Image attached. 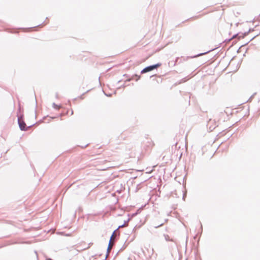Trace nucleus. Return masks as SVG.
Masks as SVG:
<instances>
[{
  "label": "nucleus",
  "instance_id": "bb28decb",
  "mask_svg": "<svg viewBox=\"0 0 260 260\" xmlns=\"http://www.w3.org/2000/svg\"><path fill=\"white\" fill-rule=\"evenodd\" d=\"M123 76H127V75L124 74Z\"/></svg>",
  "mask_w": 260,
  "mask_h": 260
},
{
  "label": "nucleus",
  "instance_id": "7ed1b4c3",
  "mask_svg": "<svg viewBox=\"0 0 260 260\" xmlns=\"http://www.w3.org/2000/svg\"><path fill=\"white\" fill-rule=\"evenodd\" d=\"M217 126L216 123L214 120L210 118L207 122V127L209 132H212Z\"/></svg>",
  "mask_w": 260,
  "mask_h": 260
},
{
  "label": "nucleus",
  "instance_id": "4468645a",
  "mask_svg": "<svg viewBox=\"0 0 260 260\" xmlns=\"http://www.w3.org/2000/svg\"><path fill=\"white\" fill-rule=\"evenodd\" d=\"M55 97H56V98H57H57H58V93H56Z\"/></svg>",
  "mask_w": 260,
  "mask_h": 260
},
{
  "label": "nucleus",
  "instance_id": "2eb2a0df",
  "mask_svg": "<svg viewBox=\"0 0 260 260\" xmlns=\"http://www.w3.org/2000/svg\"><path fill=\"white\" fill-rule=\"evenodd\" d=\"M179 59V57H177L175 60V62L174 63V65L176 63V62L177 61L178 59Z\"/></svg>",
  "mask_w": 260,
  "mask_h": 260
},
{
  "label": "nucleus",
  "instance_id": "6e6552de",
  "mask_svg": "<svg viewBox=\"0 0 260 260\" xmlns=\"http://www.w3.org/2000/svg\"><path fill=\"white\" fill-rule=\"evenodd\" d=\"M52 107L55 109L59 110L61 108V106L60 105H57L55 103H52Z\"/></svg>",
  "mask_w": 260,
  "mask_h": 260
},
{
  "label": "nucleus",
  "instance_id": "9b49d317",
  "mask_svg": "<svg viewBox=\"0 0 260 260\" xmlns=\"http://www.w3.org/2000/svg\"><path fill=\"white\" fill-rule=\"evenodd\" d=\"M200 225H201V233H202V231H203V227H202V225L201 222H200Z\"/></svg>",
  "mask_w": 260,
  "mask_h": 260
},
{
  "label": "nucleus",
  "instance_id": "c85d7f7f",
  "mask_svg": "<svg viewBox=\"0 0 260 260\" xmlns=\"http://www.w3.org/2000/svg\"><path fill=\"white\" fill-rule=\"evenodd\" d=\"M105 260H106V259H105Z\"/></svg>",
  "mask_w": 260,
  "mask_h": 260
},
{
  "label": "nucleus",
  "instance_id": "f8f14e48",
  "mask_svg": "<svg viewBox=\"0 0 260 260\" xmlns=\"http://www.w3.org/2000/svg\"><path fill=\"white\" fill-rule=\"evenodd\" d=\"M129 220V218H128L127 220H124V223H124V224H125V223H126V222H127Z\"/></svg>",
  "mask_w": 260,
  "mask_h": 260
},
{
  "label": "nucleus",
  "instance_id": "4be33fe9",
  "mask_svg": "<svg viewBox=\"0 0 260 260\" xmlns=\"http://www.w3.org/2000/svg\"><path fill=\"white\" fill-rule=\"evenodd\" d=\"M182 80H183V82H185V81H186V80H185V79H182Z\"/></svg>",
  "mask_w": 260,
  "mask_h": 260
},
{
  "label": "nucleus",
  "instance_id": "6ab92c4d",
  "mask_svg": "<svg viewBox=\"0 0 260 260\" xmlns=\"http://www.w3.org/2000/svg\"><path fill=\"white\" fill-rule=\"evenodd\" d=\"M224 42H225V43H226L228 42V39H225V40H224Z\"/></svg>",
  "mask_w": 260,
  "mask_h": 260
},
{
  "label": "nucleus",
  "instance_id": "393cba45",
  "mask_svg": "<svg viewBox=\"0 0 260 260\" xmlns=\"http://www.w3.org/2000/svg\"><path fill=\"white\" fill-rule=\"evenodd\" d=\"M40 25H41V24H39V25H37V27L40 26Z\"/></svg>",
  "mask_w": 260,
  "mask_h": 260
},
{
  "label": "nucleus",
  "instance_id": "b1692460",
  "mask_svg": "<svg viewBox=\"0 0 260 260\" xmlns=\"http://www.w3.org/2000/svg\"><path fill=\"white\" fill-rule=\"evenodd\" d=\"M105 94L106 95V96H110L109 94Z\"/></svg>",
  "mask_w": 260,
  "mask_h": 260
},
{
  "label": "nucleus",
  "instance_id": "ddd939ff",
  "mask_svg": "<svg viewBox=\"0 0 260 260\" xmlns=\"http://www.w3.org/2000/svg\"><path fill=\"white\" fill-rule=\"evenodd\" d=\"M88 145V144H87L85 145V146H81V147L82 148H84L86 147Z\"/></svg>",
  "mask_w": 260,
  "mask_h": 260
},
{
  "label": "nucleus",
  "instance_id": "0eeeda50",
  "mask_svg": "<svg viewBox=\"0 0 260 260\" xmlns=\"http://www.w3.org/2000/svg\"><path fill=\"white\" fill-rule=\"evenodd\" d=\"M164 237H165V240L167 241L173 242L175 243V245H176L175 241L173 239L171 238L168 235L165 234Z\"/></svg>",
  "mask_w": 260,
  "mask_h": 260
},
{
  "label": "nucleus",
  "instance_id": "dca6fc26",
  "mask_svg": "<svg viewBox=\"0 0 260 260\" xmlns=\"http://www.w3.org/2000/svg\"><path fill=\"white\" fill-rule=\"evenodd\" d=\"M109 253H106V259L107 258V257H108V256L109 255Z\"/></svg>",
  "mask_w": 260,
  "mask_h": 260
},
{
  "label": "nucleus",
  "instance_id": "39448f33",
  "mask_svg": "<svg viewBox=\"0 0 260 260\" xmlns=\"http://www.w3.org/2000/svg\"><path fill=\"white\" fill-rule=\"evenodd\" d=\"M214 49H215V48H213V49H212L211 50H209L208 51H207L205 52H203V53H199V54H198L196 55H194V56H191L190 58H195V57H198V56H202L203 55H204V54H206L207 53H208L209 52L214 50Z\"/></svg>",
  "mask_w": 260,
  "mask_h": 260
},
{
  "label": "nucleus",
  "instance_id": "1a4fd4ad",
  "mask_svg": "<svg viewBox=\"0 0 260 260\" xmlns=\"http://www.w3.org/2000/svg\"><path fill=\"white\" fill-rule=\"evenodd\" d=\"M124 223H123V224H121V225H119V226H118V228H117L116 230H115L114 231V232H114V234L115 233V232H116V231H117L119 229H120V228H121L123 227V226H124Z\"/></svg>",
  "mask_w": 260,
  "mask_h": 260
},
{
  "label": "nucleus",
  "instance_id": "f3484780",
  "mask_svg": "<svg viewBox=\"0 0 260 260\" xmlns=\"http://www.w3.org/2000/svg\"><path fill=\"white\" fill-rule=\"evenodd\" d=\"M185 194H183V198H182V199H183V200H185Z\"/></svg>",
  "mask_w": 260,
  "mask_h": 260
},
{
  "label": "nucleus",
  "instance_id": "a211bd4d",
  "mask_svg": "<svg viewBox=\"0 0 260 260\" xmlns=\"http://www.w3.org/2000/svg\"><path fill=\"white\" fill-rule=\"evenodd\" d=\"M232 60H231V61L229 62V66H231V64H232Z\"/></svg>",
  "mask_w": 260,
  "mask_h": 260
},
{
  "label": "nucleus",
  "instance_id": "a878e982",
  "mask_svg": "<svg viewBox=\"0 0 260 260\" xmlns=\"http://www.w3.org/2000/svg\"><path fill=\"white\" fill-rule=\"evenodd\" d=\"M42 24H45V22H43Z\"/></svg>",
  "mask_w": 260,
  "mask_h": 260
},
{
  "label": "nucleus",
  "instance_id": "f257e3e1",
  "mask_svg": "<svg viewBox=\"0 0 260 260\" xmlns=\"http://www.w3.org/2000/svg\"><path fill=\"white\" fill-rule=\"evenodd\" d=\"M18 123L19 125V127L21 131H26L28 129L29 127L32 126V125H30L28 127L26 126L25 122L23 120V115L22 114L20 116L18 115Z\"/></svg>",
  "mask_w": 260,
  "mask_h": 260
},
{
  "label": "nucleus",
  "instance_id": "f03ea898",
  "mask_svg": "<svg viewBox=\"0 0 260 260\" xmlns=\"http://www.w3.org/2000/svg\"><path fill=\"white\" fill-rule=\"evenodd\" d=\"M161 65V63H157L154 64L150 65L149 66H147L144 68L141 71V74H144L148 73L149 72H150L152 70H154L155 69H156L158 67H160Z\"/></svg>",
  "mask_w": 260,
  "mask_h": 260
},
{
  "label": "nucleus",
  "instance_id": "cd10ccee",
  "mask_svg": "<svg viewBox=\"0 0 260 260\" xmlns=\"http://www.w3.org/2000/svg\"><path fill=\"white\" fill-rule=\"evenodd\" d=\"M19 110L20 111V107L19 108Z\"/></svg>",
  "mask_w": 260,
  "mask_h": 260
},
{
  "label": "nucleus",
  "instance_id": "aec40b11",
  "mask_svg": "<svg viewBox=\"0 0 260 260\" xmlns=\"http://www.w3.org/2000/svg\"><path fill=\"white\" fill-rule=\"evenodd\" d=\"M81 99H83V95H81L80 97Z\"/></svg>",
  "mask_w": 260,
  "mask_h": 260
},
{
  "label": "nucleus",
  "instance_id": "5701e85b",
  "mask_svg": "<svg viewBox=\"0 0 260 260\" xmlns=\"http://www.w3.org/2000/svg\"><path fill=\"white\" fill-rule=\"evenodd\" d=\"M105 94L106 95V96H110L109 94Z\"/></svg>",
  "mask_w": 260,
  "mask_h": 260
},
{
  "label": "nucleus",
  "instance_id": "20e7f679",
  "mask_svg": "<svg viewBox=\"0 0 260 260\" xmlns=\"http://www.w3.org/2000/svg\"><path fill=\"white\" fill-rule=\"evenodd\" d=\"M119 234L118 233V234H116L114 236V232H113L112 235L110 237V240H109V244H108V246L107 250V253H109L110 252V247H111V245L112 240L113 239L114 240L115 239H116L117 236H119Z\"/></svg>",
  "mask_w": 260,
  "mask_h": 260
},
{
  "label": "nucleus",
  "instance_id": "9d476101",
  "mask_svg": "<svg viewBox=\"0 0 260 260\" xmlns=\"http://www.w3.org/2000/svg\"><path fill=\"white\" fill-rule=\"evenodd\" d=\"M163 224H164V223H160V224H158H158L154 225V228L157 229V228L162 226Z\"/></svg>",
  "mask_w": 260,
  "mask_h": 260
},
{
  "label": "nucleus",
  "instance_id": "423d86ee",
  "mask_svg": "<svg viewBox=\"0 0 260 260\" xmlns=\"http://www.w3.org/2000/svg\"><path fill=\"white\" fill-rule=\"evenodd\" d=\"M136 77V81H138L141 78L140 76H138L136 74L133 75L131 78H129V79H127L126 81L129 82L132 81V80H134L135 78Z\"/></svg>",
  "mask_w": 260,
  "mask_h": 260
},
{
  "label": "nucleus",
  "instance_id": "412c9836",
  "mask_svg": "<svg viewBox=\"0 0 260 260\" xmlns=\"http://www.w3.org/2000/svg\"><path fill=\"white\" fill-rule=\"evenodd\" d=\"M73 110H72L71 115H73Z\"/></svg>",
  "mask_w": 260,
  "mask_h": 260
}]
</instances>
